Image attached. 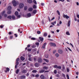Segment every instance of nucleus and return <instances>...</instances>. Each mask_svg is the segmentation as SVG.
Instances as JSON below:
<instances>
[{
  "instance_id": "1",
  "label": "nucleus",
  "mask_w": 79,
  "mask_h": 79,
  "mask_svg": "<svg viewBox=\"0 0 79 79\" xmlns=\"http://www.w3.org/2000/svg\"><path fill=\"white\" fill-rule=\"evenodd\" d=\"M12 3L13 4V6H16L17 5V3H16V1L15 0L12 1Z\"/></svg>"
},
{
  "instance_id": "2",
  "label": "nucleus",
  "mask_w": 79,
  "mask_h": 79,
  "mask_svg": "<svg viewBox=\"0 0 79 79\" xmlns=\"http://www.w3.org/2000/svg\"><path fill=\"white\" fill-rule=\"evenodd\" d=\"M19 6L20 8H22L24 7V4L23 3H20L19 4Z\"/></svg>"
},
{
  "instance_id": "3",
  "label": "nucleus",
  "mask_w": 79,
  "mask_h": 79,
  "mask_svg": "<svg viewBox=\"0 0 79 79\" xmlns=\"http://www.w3.org/2000/svg\"><path fill=\"white\" fill-rule=\"evenodd\" d=\"M50 45L51 47L53 46V47H56V44L55 43H50Z\"/></svg>"
},
{
  "instance_id": "4",
  "label": "nucleus",
  "mask_w": 79,
  "mask_h": 79,
  "mask_svg": "<svg viewBox=\"0 0 79 79\" xmlns=\"http://www.w3.org/2000/svg\"><path fill=\"white\" fill-rule=\"evenodd\" d=\"M46 45H47V43H44L42 47V49H45V46H46Z\"/></svg>"
},
{
  "instance_id": "5",
  "label": "nucleus",
  "mask_w": 79,
  "mask_h": 79,
  "mask_svg": "<svg viewBox=\"0 0 79 79\" xmlns=\"http://www.w3.org/2000/svg\"><path fill=\"white\" fill-rule=\"evenodd\" d=\"M38 63H42V60L41 58H39L38 59Z\"/></svg>"
},
{
  "instance_id": "6",
  "label": "nucleus",
  "mask_w": 79,
  "mask_h": 79,
  "mask_svg": "<svg viewBox=\"0 0 79 79\" xmlns=\"http://www.w3.org/2000/svg\"><path fill=\"white\" fill-rule=\"evenodd\" d=\"M63 17L64 18H65L66 19H69V17L67 15H63Z\"/></svg>"
},
{
  "instance_id": "7",
  "label": "nucleus",
  "mask_w": 79,
  "mask_h": 79,
  "mask_svg": "<svg viewBox=\"0 0 79 79\" xmlns=\"http://www.w3.org/2000/svg\"><path fill=\"white\" fill-rule=\"evenodd\" d=\"M58 52L60 54H62V53H63V51L61 49L59 50Z\"/></svg>"
},
{
  "instance_id": "8",
  "label": "nucleus",
  "mask_w": 79,
  "mask_h": 79,
  "mask_svg": "<svg viewBox=\"0 0 79 79\" xmlns=\"http://www.w3.org/2000/svg\"><path fill=\"white\" fill-rule=\"evenodd\" d=\"M20 78H21L22 79H25L26 78V76L24 75H22L20 77Z\"/></svg>"
},
{
  "instance_id": "9",
  "label": "nucleus",
  "mask_w": 79,
  "mask_h": 79,
  "mask_svg": "<svg viewBox=\"0 0 79 79\" xmlns=\"http://www.w3.org/2000/svg\"><path fill=\"white\" fill-rule=\"evenodd\" d=\"M21 73H27V70H23L21 71Z\"/></svg>"
},
{
  "instance_id": "10",
  "label": "nucleus",
  "mask_w": 79,
  "mask_h": 79,
  "mask_svg": "<svg viewBox=\"0 0 79 79\" xmlns=\"http://www.w3.org/2000/svg\"><path fill=\"white\" fill-rule=\"evenodd\" d=\"M40 77L41 79H45V76H44L43 75H41L40 76Z\"/></svg>"
},
{
  "instance_id": "11",
  "label": "nucleus",
  "mask_w": 79,
  "mask_h": 79,
  "mask_svg": "<svg viewBox=\"0 0 79 79\" xmlns=\"http://www.w3.org/2000/svg\"><path fill=\"white\" fill-rule=\"evenodd\" d=\"M35 66H36V67H39V64L38 63H36L35 64Z\"/></svg>"
},
{
  "instance_id": "12",
  "label": "nucleus",
  "mask_w": 79,
  "mask_h": 79,
  "mask_svg": "<svg viewBox=\"0 0 79 79\" xmlns=\"http://www.w3.org/2000/svg\"><path fill=\"white\" fill-rule=\"evenodd\" d=\"M31 16V13H29L27 14V18H29Z\"/></svg>"
},
{
  "instance_id": "13",
  "label": "nucleus",
  "mask_w": 79,
  "mask_h": 79,
  "mask_svg": "<svg viewBox=\"0 0 79 79\" xmlns=\"http://www.w3.org/2000/svg\"><path fill=\"white\" fill-rule=\"evenodd\" d=\"M45 72V70L44 69H42L41 70L39 71V73H44V72Z\"/></svg>"
},
{
  "instance_id": "14",
  "label": "nucleus",
  "mask_w": 79,
  "mask_h": 79,
  "mask_svg": "<svg viewBox=\"0 0 79 79\" xmlns=\"http://www.w3.org/2000/svg\"><path fill=\"white\" fill-rule=\"evenodd\" d=\"M48 67H46V66H44L43 68V69H45V70H47L48 69Z\"/></svg>"
},
{
  "instance_id": "15",
  "label": "nucleus",
  "mask_w": 79,
  "mask_h": 79,
  "mask_svg": "<svg viewBox=\"0 0 79 79\" xmlns=\"http://www.w3.org/2000/svg\"><path fill=\"white\" fill-rule=\"evenodd\" d=\"M11 8H12L11 6H9L8 7L7 10H11Z\"/></svg>"
},
{
  "instance_id": "16",
  "label": "nucleus",
  "mask_w": 79,
  "mask_h": 79,
  "mask_svg": "<svg viewBox=\"0 0 79 79\" xmlns=\"http://www.w3.org/2000/svg\"><path fill=\"white\" fill-rule=\"evenodd\" d=\"M33 10V8L32 7L28 9V11H32Z\"/></svg>"
},
{
  "instance_id": "17",
  "label": "nucleus",
  "mask_w": 79,
  "mask_h": 79,
  "mask_svg": "<svg viewBox=\"0 0 79 79\" xmlns=\"http://www.w3.org/2000/svg\"><path fill=\"white\" fill-rule=\"evenodd\" d=\"M70 24H71V21L69 20L68 22V26L69 27L70 26Z\"/></svg>"
},
{
  "instance_id": "18",
  "label": "nucleus",
  "mask_w": 79,
  "mask_h": 79,
  "mask_svg": "<svg viewBox=\"0 0 79 79\" xmlns=\"http://www.w3.org/2000/svg\"><path fill=\"white\" fill-rule=\"evenodd\" d=\"M27 2L29 3H32V0H27Z\"/></svg>"
},
{
  "instance_id": "19",
  "label": "nucleus",
  "mask_w": 79,
  "mask_h": 79,
  "mask_svg": "<svg viewBox=\"0 0 79 79\" xmlns=\"http://www.w3.org/2000/svg\"><path fill=\"white\" fill-rule=\"evenodd\" d=\"M37 10H35L33 11V13H34V14H35L36 13H37Z\"/></svg>"
},
{
  "instance_id": "20",
  "label": "nucleus",
  "mask_w": 79,
  "mask_h": 79,
  "mask_svg": "<svg viewBox=\"0 0 79 79\" xmlns=\"http://www.w3.org/2000/svg\"><path fill=\"white\" fill-rule=\"evenodd\" d=\"M64 69H65L64 65H63L62 67V71H64Z\"/></svg>"
},
{
  "instance_id": "21",
  "label": "nucleus",
  "mask_w": 79,
  "mask_h": 79,
  "mask_svg": "<svg viewBox=\"0 0 79 79\" xmlns=\"http://www.w3.org/2000/svg\"><path fill=\"white\" fill-rule=\"evenodd\" d=\"M11 10L8 11L7 13V14L8 15H10V14H11Z\"/></svg>"
},
{
  "instance_id": "22",
  "label": "nucleus",
  "mask_w": 79,
  "mask_h": 79,
  "mask_svg": "<svg viewBox=\"0 0 79 79\" xmlns=\"http://www.w3.org/2000/svg\"><path fill=\"white\" fill-rule=\"evenodd\" d=\"M33 8L34 9H36V8H37V6H36L35 5H33Z\"/></svg>"
},
{
  "instance_id": "23",
  "label": "nucleus",
  "mask_w": 79,
  "mask_h": 79,
  "mask_svg": "<svg viewBox=\"0 0 79 79\" xmlns=\"http://www.w3.org/2000/svg\"><path fill=\"white\" fill-rule=\"evenodd\" d=\"M37 72V71L35 70H34L32 71V73H35Z\"/></svg>"
},
{
  "instance_id": "24",
  "label": "nucleus",
  "mask_w": 79,
  "mask_h": 79,
  "mask_svg": "<svg viewBox=\"0 0 79 79\" xmlns=\"http://www.w3.org/2000/svg\"><path fill=\"white\" fill-rule=\"evenodd\" d=\"M20 58L22 61H24V58L23 56H21Z\"/></svg>"
},
{
  "instance_id": "25",
  "label": "nucleus",
  "mask_w": 79,
  "mask_h": 79,
  "mask_svg": "<svg viewBox=\"0 0 79 79\" xmlns=\"http://www.w3.org/2000/svg\"><path fill=\"white\" fill-rule=\"evenodd\" d=\"M39 39H40V40H41V41H42V40H44V38H42L41 37H40Z\"/></svg>"
},
{
  "instance_id": "26",
  "label": "nucleus",
  "mask_w": 79,
  "mask_h": 79,
  "mask_svg": "<svg viewBox=\"0 0 79 79\" xmlns=\"http://www.w3.org/2000/svg\"><path fill=\"white\" fill-rule=\"evenodd\" d=\"M5 11H4L2 12V16H3V15H5Z\"/></svg>"
},
{
  "instance_id": "27",
  "label": "nucleus",
  "mask_w": 79,
  "mask_h": 79,
  "mask_svg": "<svg viewBox=\"0 0 79 79\" xmlns=\"http://www.w3.org/2000/svg\"><path fill=\"white\" fill-rule=\"evenodd\" d=\"M55 55L57 57H59V56H60V55L58 53H56Z\"/></svg>"
},
{
  "instance_id": "28",
  "label": "nucleus",
  "mask_w": 79,
  "mask_h": 79,
  "mask_svg": "<svg viewBox=\"0 0 79 79\" xmlns=\"http://www.w3.org/2000/svg\"><path fill=\"white\" fill-rule=\"evenodd\" d=\"M45 57L46 58H48V54H47L45 55Z\"/></svg>"
},
{
  "instance_id": "29",
  "label": "nucleus",
  "mask_w": 79,
  "mask_h": 79,
  "mask_svg": "<svg viewBox=\"0 0 79 79\" xmlns=\"http://www.w3.org/2000/svg\"><path fill=\"white\" fill-rule=\"evenodd\" d=\"M33 2L35 5H37V2L35 0H33Z\"/></svg>"
},
{
  "instance_id": "30",
  "label": "nucleus",
  "mask_w": 79,
  "mask_h": 79,
  "mask_svg": "<svg viewBox=\"0 0 79 79\" xmlns=\"http://www.w3.org/2000/svg\"><path fill=\"white\" fill-rule=\"evenodd\" d=\"M15 15L16 16H18V12L16 11L15 13Z\"/></svg>"
},
{
  "instance_id": "31",
  "label": "nucleus",
  "mask_w": 79,
  "mask_h": 79,
  "mask_svg": "<svg viewBox=\"0 0 79 79\" xmlns=\"http://www.w3.org/2000/svg\"><path fill=\"white\" fill-rule=\"evenodd\" d=\"M44 37H46L47 36V33H44Z\"/></svg>"
},
{
  "instance_id": "32",
  "label": "nucleus",
  "mask_w": 79,
  "mask_h": 79,
  "mask_svg": "<svg viewBox=\"0 0 79 79\" xmlns=\"http://www.w3.org/2000/svg\"><path fill=\"white\" fill-rule=\"evenodd\" d=\"M7 18L8 19H11V16H9L7 17Z\"/></svg>"
},
{
  "instance_id": "33",
  "label": "nucleus",
  "mask_w": 79,
  "mask_h": 79,
  "mask_svg": "<svg viewBox=\"0 0 79 79\" xmlns=\"http://www.w3.org/2000/svg\"><path fill=\"white\" fill-rule=\"evenodd\" d=\"M57 69H61V67L60 66H57Z\"/></svg>"
},
{
  "instance_id": "34",
  "label": "nucleus",
  "mask_w": 79,
  "mask_h": 79,
  "mask_svg": "<svg viewBox=\"0 0 79 79\" xmlns=\"http://www.w3.org/2000/svg\"><path fill=\"white\" fill-rule=\"evenodd\" d=\"M66 34L68 35H70V34L69 33V31H67L66 32Z\"/></svg>"
},
{
  "instance_id": "35",
  "label": "nucleus",
  "mask_w": 79,
  "mask_h": 79,
  "mask_svg": "<svg viewBox=\"0 0 79 79\" xmlns=\"http://www.w3.org/2000/svg\"><path fill=\"white\" fill-rule=\"evenodd\" d=\"M19 69H17L16 71V73L18 74L19 73Z\"/></svg>"
},
{
  "instance_id": "36",
  "label": "nucleus",
  "mask_w": 79,
  "mask_h": 79,
  "mask_svg": "<svg viewBox=\"0 0 79 79\" xmlns=\"http://www.w3.org/2000/svg\"><path fill=\"white\" fill-rule=\"evenodd\" d=\"M12 18L13 19H15V17L14 15H12Z\"/></svg>"
},
{
  "instance_id": "37",
  "label": "nucleus",
  "mask_w": 79,
  "mask_h": 79,
  "mask_svg": "<svg viewBox=\"0 0 79 79\" xmlns=\"http://www.w3.org/2000/svg\"><path fill=\"white\" fill-rule=\"evenodd\" d=\"M27 6H24V10H27Z\"/></svg>"
},
{
  "instance_id": "38",
  "label": "nucleus",
  "mask_w": 79,
  "mask_h": 79,
  "mask_svg": "<svg viewBox=\"0 0 79 79\" xmlns=\"http://www.w3.org/2000/svg\"><path fill=\"white\" fill-rule=\"evenodd\" d=\"M54 73L55 74H56L57 73V71L56 70H55L54 71Z\"/></svg>"
},
{
  "instance_id": "39",
  "label": "nucleus",
  "mask_w": 79,
  "mask_h": 79,
  "mask_svg": "<svg viewBox=\"0 0 79 79\" xmlns=\"http://www.w3.org/2000/svg\"><path fill=\"white\" fill-rule=\"evenodd\" d=\"M58 67V66H57V65H55L54 66V68H57Z\"/></svg>"
},
{
  "instance_id": "40",
  "label": "nucleus",
  "mask_w": 79,
  "mask_h": 79,
  "mask_svg": "<svg viewBox=\"0 0 79 79\" xmlns=\"http://www.w3.org/2000/svg\"><path fill=\"white\" fill-rule=\"evenodd\" d=\"M35 77H39V74H36L35 76Z\"/></svg>"
},
{
  "instance_id": "41",
  "label": "nucleus",
  "mask_w": 79,
  "mask_h": 79,
  "mask_svg": "<svg viewBox=\"0 0 79 79\" xmlns=\"http://www.w3.org/2000/svg\"><path fill=\"white\" fill-rule=\"evenodd\" d=\"M66 69H67V71L68 73L69 71V68H66Z\"/></svg>"
},
{
  "instance_id": "42",
  "label": "nucleus",
  "mask_w": 79,
  "mask_h": 79,
  "mask_svg": "<svg viewBox=\"0 0 79 79\" xmlns=\"http://www.w3.org/2000/svg\"><path fill=\"white\" fill-rule=\"evenodd\" d=\"M19 58H18L16 59V62H18L19 61Z\"/></svg>"
},
{
  "instance_id": "43",
  "label": "nucleus",
  "mask_w": 79,
  "mask_h": 79,
  "mask_svg": "<svg viewBox=\"0 0 79 79\" xmlns=\"http://www.w3.org/2000/svg\"><path fill=\"white\" fill-rule=\"evenodd\" d=\"M44 61H46V62H48V61H48V60H47L46 59H44Z\"/></svg>"
},
{
  "instance_id": "44",
  "label": "nucleus",
  "mask_w": 79,
  "mask_h": 79,
  "mask_svg": "<svg viewBox=\"0 0 79 79\" xmlns=\"http://www.w3.org/2000/svg\"><path fill=\"white\" fill-rule=\"evenodd\" d=\"M66 76L68 79H69V75L67 74Z\"/></svg>"
},
{
  "instance_id": "45",
  "label": "nucleus",
  "mask_w": 79,
  "mask_h": 79,
  "mask_svg": "<svg viewBox=\"0 0 79 79\" xmlns=\"http://www.w3.org/2000/svg\"><path fill=\"white\" fill-rule=\"evenodd\" d=\"M57 13L58 15H60V13L58 10L57 11Z\"/></svg>"
},
{
  "instance_id": "46",
  "label": "nucleus",
  "mask_w": 79,
  "mask_h": 79,
  "mask_svg": "<svg viewBox=\"0 0 79 79\" xmlns=\"http://www.w3.org/2000/svg\"><path fill=\"white\" fill-rule=\"evenodd\" d=\"M37 33L38 34H40L41 33V32L40 31H37Z\"/></svg>"
},
{
  "instance_id": "47",
  "label": "nucleus",
  "mask_w": 79,
  "mask_h": 79,
  "mask_svg": "<svg viewBox=\"0 0 79 79\" xmlns=\"http://www.w3.org/2000/svg\"><path fill=\"white\" fill-rule=\"evenodd\" d=\"M4 15V17H5V18H6V17H7V16H8V15L6 14H5Z\"/></svg>"
},
{
  "instance_id": "48",
  "label": "nucleus",
  "mask_w": 79,
  "mask_h": 79,
  "mask_svg": "<svg viewBox=\"0 0 79 79\" xmlns=\"http://www.w3.org/2000/svg\"><path fill=\"white\" fill-rule=\"evenodd\" d=\"M15 64L16 65H18V64H19V62H16Z\"/></svg>"
},
{
  "instance_id": "49",
  "label": "nucleus",
  "mask_w": 79,
  "mask_h": 79,
  "mask_svg": "<svg viewBox=\"0 0 79 79\" xmlns=\"http://www.w3.org/2000/svg\"><path fill=\"white\" fill-rule=\"evenodd\" d=\"M62 76H63V77H66V76H65V75H64V73H62Z\"/></svg>"
},
{
  "instance_id": "50",
  "label": "nucleus",
  "mask_w": 79,
  "mask_h": 79,
  "mask_svg": "<svg viewBox=\"0 0 79 79\" xmlns=\"http://www.w3.org/2000/svg\"><path fill=\"white\" fill-rule=\"evenodd\" d=\"M6 69L7 71H10V69H9L8 68H6Z\"/></svg>"
},
{
  "instance_id": "51",
  "label": "nucleus",
  "mask_w": 79,
  "mask_h": 79,
  "mask_svg": "<svg viewBox=\"0 0 79 79\" xmlns=\"http://www.w3.org/2000/svg\"><path fill=\"white\" fill-rule=\"evenodd\" d=\"M64 2V0H59V2Z\"/></svg>"
},
{
  "instance_id": "52",
  "label": "nucleus",
  "mask_w": 79,
  "mask_h": 79,
  "mask_svg": "<svg viewBox=\"0 0 79 79\" xmlns=\"http://www.w3.org/2000/svg\"><path fill=\"white\" fill-rule=\"evenodd\" d=\"M31 40H35V38H31Z\"/></svg>"
},
{
  "instance_id": "53",
  "label": "nucleus",
  "mask_w": 79,
  "mask_h": 79,
  "mask_svg": "<svg viewBox=\"0 0 79 79\" xmlns=\"http://www.w3.org/2000/svg\"><path fill=\"white\" fill-rule=\"evenodd\" d=\"M31 76H32V77H34L35 75L34 74H31Z\"/></svg>"
},
{
  "instance_id": "54",
  "label": "nucleus",
  "mask_w": 79,
  "mask_h": 79,
  "mask_svg": "<svg viewBox=\"0 0 79 79\" xmlns=\"http://www.w3.org/2000/svg\"><path fill=\"white\" fill-rule=\"evenodd\" d=\"M3 25H1L0 26V27L1 28V29H3Z\"/></svg>"
},
{
  "instance_id": "55",
  "label": "nucleus",
  "mask_w": 79,
  "mask_h": 79,
  "mask_svg": "<svg viewBox=\"0 0 79 79\" xmlns=\"http://www.w3.org/2000/svg\"><path fill=\"white\" fill-rule=\"evenodd\" d=\"M28 60H29V61H32V60H31V57H29L28 58Z\"/></svg>"
},
{
  "instance_id": "56",
  "label": "nucleus",
  "mask_w": 79,
  "mask_h": 79,
  "mask_svg": "<svg viewBox=\"0 0 79 79\" xmlns=\"http://www.w3.org/2000/svg\"><path fill=\"white\" fill-rule=\"evenodd\" d=\"M27 51H28V52H31V49H27Z\"/></svg>"
},
{
  "instance_id": "57",
  "label": "nucleus",
  "mask_w": 79,
  "mask_h": 79,
  "mask_svg": "<svg viewBox=\"0 0 79 79\" xmlns=\"http://www.w3.org/2000/svg\"><path fill=\"white\" fill-rule=\"evenodd\" d=\"M36 46L35 45H33L32 46V48H35Z\"/></svg>"
},
{
  "instance_id": "58",
  "label": "nucleus",
  "mask_w": 79,
  "mask_h": 79,
  "mask_svg": "<svg viewBox=\"0 0 79 79\" xmlns=\"http://www.w3.org/2000/svg\"><path fill=\"white\" fill-rule=\"evenodd\" d=\"M35 44L36 45H39V43H36Z\"/></svg>"
},
{
  "instance_id": "59",
  "label": "nucleus",
  "mask_w": 79,
  "mask_h": 79,
  "mask_svg": "<svg viewBox=\"0 0 79 79\" xmlns=\"http://www.w3.org/2000/svg\"><path fill=\"white\" fill-rule=\"evenodd\" d=\"M17 67H18V65H15V69H17Z\"/></svg>"
},
{
  "instance_id": "60",
  "label": "nucleus",
  "mask_w": 79,
  "mask_h": 79,
  "mask_svg": "<svg viewBox=\"0 0 79 79\" xmlns=\"http://www.w3.org/2000/svg\"><path fill=\"white\" fill-rule=\"evenodd\" d=\"M56 52V50H54V51H53V53H55V52Z\"/></svg>"
},
{
  "instance_id": "61",
  "label": "nucleus",
  "mask_w": 79,
  "mask_h": 79,
  "mask_svg": "<svg viewBox=\"0 0 79 79\" xmlns=\"http://www.w3.org/2000/svg\"><path fill=\"white\" fill-rule=\"evenodd\" d=\"M10 39H13V36H10Z\"/></svg>"
},
{
  "instance_id": "62",
  "label": "nucleus",
  "mask_w": 79,
  "mask_h": 79,
  "mask_svg": "<svg viewBox=\"0 0 79 79\" xmlns=\"http://www.w3.org/2000/svg\"><path fill=\"white\" fill-rule=\"evenodd\" d=\"M56 76L57 77H60V76H59V75L58 74H57L56 75Z\"/></svg>"
},
{
  "instance_id": "63",
  "label": "nucleus",
  "mask_w": 79,
  "mask_h": 79,
  "mask_svg": "<svg viewBox=\"0 0 79 79\" xmlns=\"http://www.w3.org/2000/svg\"><path fill=\"white\" fill-rule=\"evenodd\" d=\"M62 23V22L60 20V22H59L60 24H61Z\"/></svg>"
},
{
  "instance_id": "64",
  "label": "nucleus",
  "mask_w": 79,
  "mask_h": 79,
  "mask_svg": "<svg viewBox=\"0 0 79 79\" xmlns=\"http://www.w3.org/2000/svg\"><path fill=\"white\" fill-rule=\"evenodd\" d=\"M29 73H27V74L26 76H29Z\"/></svg>"
}]
</instances>
